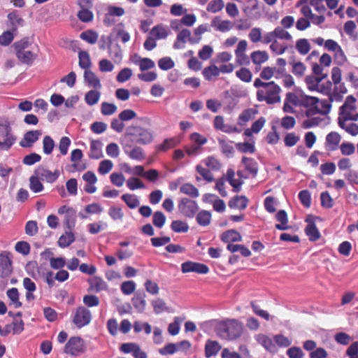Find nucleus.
Returning <instances> with one entry per match:
<instances>
[{"instance_id": "obj_1", "label": "nucleus", "mask_w": 358, "mask_h": 358, "mask_svg": "<svg viewBox=\"0 0 358 358\" xmlns=\"http://www.w3.org/2000/svg\"><path fill=\"white\" fill-rule=\"evenodd\" d=\"M254 86L257 88V99L259 101H265L271 105L280 102L281 88L273 81L263 82L260 78H256Z\"/></svg>"}, {"instance_id": "obj_2", "label": "nucleus", "mask_w": 358, "mask_h": 358, "mask_svg": "<svg viewBox=\"0 0 358 358\" xmlns=\"http://www.w3.org/2000/svg\"><path fill=\"white\" fill-rule=\"evenodd\" d=\"M217 335L224 340L232 341L241 336L243 332V324L236 319L220 322L215 327Z\"/></svg>"}, {"instance_id": "obj_3", "label": "nucleus", "mask_w": 358, "mask_h": 358, "mask_svg": "<svg viewBox=\"0 0 358 358\" xmlns=\"http://www.w3.org/2000/svg\"><path fill=\"white\" fill-rule=\"evenodd\" d=\"M357 120H358L357 99L352 95H349L338 109V124L343 125L344 122Z\"/></svg>"}, {"instance_id": "obj_4", "label": "nucleus", "mask_w": 358, "mask_h": 358, "mask_svg": "<svg viewBox=\"0 0 358 358\" xmlns=\"http://www.w3.org/2000/svg\"><path fill=\"white\" fill-rule=\"evenodd\" d=\"M129 136L133 138V140L140 145H148L153 141L154 136L149 129L140 126L131 125L127 129Z\"/></svg>"}, {"instance_id": "obj_5", "label": "nucleus", "mask_w": 358, "mask_h": 358, "mask_svg": "<svg viewBox=\"0 0 358 358\" xmlns=\"http://www.w3.org/2000/svg\"><path fill=\"white\" fill-rule=\"evenodd\" d=\"M86 351L85 341L80 336L71 337L66 343L64 352L72 356H79Z\"/></svg>"}, {"instance_id": "obj_6", "label": "nucleus", "mask_w": 358, "mask_h": 358, "mask_svg": "<svg viewBox=\"0 0 358 358\" xmlns=\"http://www.w3.org/2000/svg\"><path fill=\"white\" fill-rule=\"evenodd\" d=\"M92 319L91 311L85 306L78 307L72 315V322L78 329L88 325Z\"/></svg>"}, {"instance_id": "obj_7", "label": "nucleus", "mask_w": 358, "mask_h": 358, "mask_svg": "<svg viewBox=\"0 0 358 358\" xmlns=\"http://www.w3.org/2000/svg\"><path fill=\"white\" fill-rule=\"evenodd\" d=\"M262 43L263 44L271 43L270 50L278 55L284 54L288 50V46L286 44L276 41L273 30L266 33L262 36Z\"/></svg>"}, {"instance_id": "obj_8", "label": "nucleus", "mask_w": 358, "mask_h": 358, "mask_svg": "<svg viewBox=\"0 0 358 358\" xmlns=\"http://www.w3.org/2000/svg\"><path fill=\"white\" fill-rule=\"evenodd\" d=\"M319 103V99L315 96H310L301 94V103L299 107L306 108V115L311 117L318 113L317 105Z\"/></svg>"}, {"instance_id": "obj_9", "label": "nucleus", "mask_w": 358, "mask_h": 358, "mask_svg": "<svg viewBox=\"0 0 358 358\" xmlns=\"http://www.w3.org/2000/svg\"><path fill=\"white\" fill-rule=\"evenodd\" d=\"M179 211L185 217L192 218L199 210V206L195 201L182 198L178 203Z\"/></svg>"}, {"instance_id": "obj_10", "label": "nucleus", "mask_w": 358, "mask_h": 358, "mask_svg": "<svg viewBox=\"0 0 358 358\" xmlns=\"http://www.w3.org/2000/svg\"><path fill=\"white\" fill-rule=\"evenodd\" d=\"M301 103V94L294 92H287L285 96L282 110L287 113H294V106H299Z\"/></svg>"}, {"instance_id": "obj_11", "label": "nucleus", "mask_w": 358, "mask_h": 358, "mask_svg": "<svg viewBox=\"0 0 358 358\" xmlns=\"http://www.w3.org/2000/svg\"><path fill=\"white\" fill-rule=\"evenodd\" d=\"M181 271L183 273L195 272L199 274H206L209 272V268L202 263L187 261L181 264Z\"/></svg>"}, {"instance_id": "obj_12", "label": "nucleus", "mask_w": 358, "mask_h": 358, "mask_svg": "<svg viewBox=\"0 0 358 358\" xmlns=\"http://www.w3.org/2000/svg\"><path fill=\"white\" fill-rule=\"evenodd\" d=\"M120 349L125 354L131 353L134 358H148L147 353L142 350L140 345L136 343H123Z\"/></svg>"}, {"instance_id": "obj_13", "label": "nucleus", "mask_w": 358, "mask_h": 358, "mask_svg": "<svg viewBox=\"0 0 358 358\" xmlns=\"http://www.w3.org/2000/svg\"><path fill=\"white\" fill-rule=\"evenodd\" d=\"M34 174L40 177V178L49 183L55 182L60 175V171L56 169L55 171H51L43 166H38L35 171Z\"/></svg>"}, {"instance_id": "obj_14", "label": "nucleus", "mask_w": 358, "mask_h": 358, "mask_svg": "<svg viewBox=\"0 0 358 358\" xmlns=\"http://www.w3.org/2000/svg\"><path fill=\"white\" fill-rule=\"evenodd\" d=\"M13 271L12 260L8 252L0 254V275L1 278L8 277Z\"/></svg>"}, {"instance_id": "obj_15", "label": "nucleus", "mask_w": 358, "mask_h": 358, "mask_svg": "<svg viewBox=\"0 0 358 358\" xmlns=\"http://www.w3.org/2000/svg\"><path fill=\"white\" fill-rule=\"evenodd\" d=\"M213 127L216 130L222 131V132L227 134L241 132V129L236 125L225 124L224 117L222 115H217L215 117Z\"/></svg>"}, {"instance_id": "obj_16", "label": "nucleus", "mask_w": 358, "mask_h": 358, "mask_svg": "<svg viewBox=\"0 0 358 358\" xmlns=\"http://www.w3.org/2000/svg\"><path fill=\"white\" fill-rule=\"evenodd\" d=\"M255 339L257 342L262 345L266 351L273 354L278 352V348L273 338H270L267 335L259 334L256 336Z\"/></svg>"}, {"instance_id": "obj_17", "label": "nucleus", "mask_w": 358, "mask_h": 358, "mask_svg": "<svg viewBox=\"0 0 358 358\" xmlns=\"http://www.w3.org/2000/svg\"><path fill=\"white\" fill-rule=\"evenodd\" d=\"M83 157L80 149H75L71 153V162H72V168L73 171H83L86 169L85 164L81 162Z\"/></svg>"}, {"instance_id": "obj_18", "label": "nucleus", "mask_w": 358, "mask_h": 358, "mask_svg": "<svg viewBox=\"0 0 358 358\" xmlns=\"http://www.w3.org/2000/svg\"><path fill=\"white\" fill-rule=\"evenodd\" d=\"M42 135L40 130H32L26 132L23 138L20 142V145L22 148H30L36 142Z\"/></svg>"}, {"instance_id": "obj_19", "label": "nucleus", "mask_w": 358, "mask_h": 358, "mask_svg": "<svg viewBox=\"0 0 358 358\" xmlns=\"http://www.w3.org/2000/svg\"><path fill=\"white\" fill-rule=\"evenodd\" d=\"M241 164L243 165L248 176H251L252 178H255L257 176L259 167L258 163L255 159L244 156L241 159Z\"/></svg>"}, {"instance_id": "obj_20", "label": "nucleus", "mask_w": 358, "mask_h": 358, "mask_svg": "<svg viewBox=\"0 0 358 358\" xmlns=\"http://www.w3.org/2000/svg\"><path fill=\"white\" fill-rule=\"evenodd\" d=\"M341 136L337 132H330L326 137V148L328 151L336 150L341 141Z\"/></svg>"}, {"instance_id": "obj_21", "label": "nucleus", "mask_w": 358, "mask_h": 358, "mask_svg": "<svg viewBox=\"0 0 358 358\" xmlns=\"http://www.w3.org/2000/svg\"><path fill=\"white\" fill-rule=\"evenodd\" d=\"M220 238L222 242L231 244L232 242L242 241V236L235 229H229L221 234Z\"/></svg>"}, {"instance_id": "obj_22", "label": "nucleus", "mask_w": 358, "mask_h": 358, "mask_svg": "<svg viewBox=\"0 0 358 358\" xmlns=\"http://www.w3.org/2000/svg\"><path fill=\"white\" fill-rule=\"evenodd\" d=\"M211 26L217 31L226 32L232 28L233 23L229 20H221L219 17H215L211 21Z\"/></svg>"}, {"instance_id": "obj_23", "label": "nucleus", "mask_w": 358, "mask_h": 358, "mask_svg": "<svg viewBox=\"0 0 358 358\" xmlns=\"http://www.w3.org/2000/svg\"><path fill=\"white\" fill-rule=\"evenodd\" d=\"M248 199L245 196H235L229 201V207L234 209L244 210L248 204Z\"/></svg>"}, {"instance_id": "obj_24", "label": "nucleus", "mask_w": 358, "mask_h": 358, "mask_svg": "<svg viewBox=\"0 0 358 358\" xmlns=\"http://www.w3.org/2000/svg\"><path fill=\"white\" fill-rule=\"evenodd\" d=\"M9 22L8 27L14 32H17V27L22 26L24 20L19 15L17 11L15 10L8 14Z\"/></svg>"}, {"instance_id": "obj_25", "label": "nucleus", "mask_w": 358, "mask_h": 358, "mask_svg": "<svg viewBox=\"0 0 358 358\" xmlns=\"http://www.w3.org/2000/svg\"><path fill=\"white\" fill-rule=\"evenodd\" d=\"M103 157L101 142L99 140H92L90 143L89 157L90 159H99Z\"/></svg>"}, {"instance_id": "obj_26", "label": "nucleus", "mask_w": 358, "mask_h": 358, "mask_svg": "<svg viewBox=\"0 0 358 358\" xmlns=\"http://www.w3.org/2000/svg\"><path fill=\"white\" fill-rule=\"evenodd\" d=\"M5 136L6 139L4 141H0V149L8 150L15 143V137L11 133V127L8 124L5 125Z\"/></svg>"}, {"instance_id": "obj_27", "label": "nucleus", "mask_w": 358, "mask_h": 358, "mask_svg": "<svg viewBox=\"0 0 358 358\" xmlns=\"http://www.w3.org/2000/svg\"><path fill=\"white\" fill-rule=\"evenodd\" d=\"M221 348L222 346L217 341L208 340L205 345V356L207 358L215 356Z\"/></svg>"}, {"instance_id": "obj_28", "label": "nucleus", "mask_w": 358, "mask_h": 358, "mask_svg": "<svg viewBox=\"0 0 358 358\" xmlns=\"http://www.w3.org/2000/svg\"><path fill=\"white\" fill-rule=\"evenodd\" d=\"M304 231L310 241H316L320 238V232L313 221L308 222Z\"/></svg>"}, {"instance_id": "obj_29", "label": "nucleus", "mask_w": 358, "mask_h": 358, "mask_svg": "<svg viewBox=\"0 0 358 358\" xmlns=\"http://www.w3.org/2000/svg\"><path fill=\"white\" fill-rule=\"evenodd\" d=\"M6 295L9 299V306L15 308H18L22 306V303L20 301V294L18 290L15 287H13L7 290Z\"/></svg>"}, {"instance_id": "obj_30", "label": "nucleus", "mask_w": 358, "mask_h": 358, "mask_svg": "<svg viewBox=\"0 0 358 358\" xmlns=\"http://www.w3.org/2000/svg\"><path fill=\"white\" fill-rule=\"evenodd\" d=\"M88 282L90 284V288L96 292H99L107 289V284L101 277L94 276L88 280Z\"/></svg>"}, {"instance_id": "obj_31", "label": "nucleus", "mask_w": 358, "mask_h": 358, "mask_svg": "<svg viewBox=\"0 0 358 358\" xmlns=\"http://www.w3.org/2000/svg\"><path fill=\"white\" fill-rule=\"evenodd\" d=\"M84 79L89 86L94 89H99L101 87L99 78L90 69L85 71Z\"/></svg>"}, {"instance_id": "obj_32", "label": "nucleus", "mask_w": 358, "mask_h": 358, "mask_svg": "<svg viewBox=\"0 0 358 358\" xmlns=\"http://www.w3.org/2000/svg\"><path fill=\"white\" fill-rule=\"evenodd\" d=\"M327 75H324L322 76H308L306 77V83L307 85L308 88L310 90H316L318 91L320 87V83L322 80L326 78Z\"/></svg>"}, {"instance_id": "obj_33", "label": "nucleus", "mask_w": 358, "mask_h": 358, "mask_svg": "<svg viewBox=\"0 0 358 358\" xmlns=\"http://www.w3.org/2000/svg\"><path fill=\"white\" fill-rule=\"evenodd\" d=\"M275 218L280 224H275V228L279 230H286L290 228L288 225V217L287 213L284 210H280L276 215Z\"/></svg>"}, {"instance_id": "obj_34", "label": "nucleus", "mask_w": 358, "mask_h": 358, "mask_svg": "<svg viewBox=\"0 0 358 358\" xmlns=\"http://www.w3.org/2000/svg\"><path fill=\"white\" fill-rule=\"evenodd\" d=\"M250 59L255 64L260 66L268 59V55L266 51L256 50L250 54Z\"/></svg>"}, {"instance_id": "obj_35", "label": "nucleus", "mask_w": 358, "mask_h": 358, "mask_svg": "<svg viewBox=\"0 0 358 358\" xmlns=\"http://www.w3.org/2000/svg\"><path fill=\"white\" fill-rule=\"evenodd\" d=\"M16 57L20 62L31 65L36 59L37 55L30 50H25L16 55Z\"/></svg>"}, {"instance_id": "obj_36", "label": "nucleus", "mask_w": 358, "mask_h": 358, "mask_svg": "<svg viewBox=\"0 0 358 358\" xmlns=\"http://www.w3.org/2000/svg\"><path fill=\"white\" fill-rule=\"evenodd\" d=\"M235 173L232 169H228L227 172V178L229 184L233 187V190L235 192H238L241 190V186L243 185V181L240 179H235Z\"/></svg>"}, {"instance_id": "obj_37", "label": "nucleus", "mask_w": 358, "mask_h": 358, "mask_svg": "<svg viewBox=\"0 0 358 358\" xmlns=\"http://www.w3.org/2000/svg\"><path fill=\"white\" fill-rule=\"evenodd\" d=\"M257 113V111L253 108H248L244 110L238 116V125L243 126L246 122L252 120Z\"/></svg>"}, {"instance_id": "obj_38", "label": "nucleus", "mask_w": 358, "mask_h": 358, "mask_svg": "<svg viewBox=\"0 0 358 358\" xmlns=\"http://www.w3.org/2000/svg\"><path fill=\"white\" fill-rule=\"evenodd\" d=\"M310 44L306 38H300L296 41L295 48L301 55H307L310 52Z\"/></svg>"}, {"instance_id": "obj_39", "label": "nucleus", "mask_w": 358, "mask_h": 358, "mask_svg": "<svg viewBox=\"0 0 358 358\" xmlns=\"http://www.w3.org/2000/svg\"><path fill=\"white\" fill-rule=\"evenodd\" d=\"M217 141L219 143V146L221 149V152L224 155L229 157L234 155V147L231 145L232 141L228 142L226 140L220 138H217Z\"/></svg>"}, {"instance_id": "obj_40", "label": "nucleus", "mask_w": 358, "mask_h": 358, "mask_svg": "<svg viewBox=\"0 0 358 358\" xmlns=\"http://www.w3.org/2000/svg\"><path fill=\"white\" fill-rule=\"evenodd\" d=\"M273 31L276 41L281 40L291 41L293 39L291 34L284 27L278 26L273 29Z\"/></svg>"}, {"instance_id": "obj_41", "label": "nucleus", "mask_w": 358, "mask_h": 358, "mask_svg": "<svg viewBox=\"0 0 358 358\" xmlns=\"http://www.w3.org/2000/svg\"><path fill=\"white\" fill-rule=\"evenodd\" d=\"M134 307L138 311L143 312L145 310L146 306L145 294H136L132 300Z\"/></svg>"}, {"instance_id": "obj_42", "label": "nucleus", "mask_w": 358, "mask_h": 358, "mask_svg": "<svg viewBox=\"0 0 358 358\" xmlns=\"http://www.w3.org/2000/svg\"><path fill=\"white\" fill-rule=\"evenodd\" d=\"M202 74L205 80L210 81L220 75V71L215 65H210L203 69Z\"/></svg>"}, {"instance_id": "obj_43", "label": "nucleus", "mask_w": 358, "mask_h": 358, "mask_svg": "<svg viewBox=\"0 0 358 358\" xmlns=\"http://www.w3.org/2000/svg\"><path fill=\"white\" fill-rule=\"evenodd\" d=\"M181 193L187 194L192 198H197L199 196L198 189L191 183L187 182L180 187Z\"/></svg>"}, {"instance_id": "obj_44", "label": "nucleus", "mask_w": 358, "mask_h": 358, "mask_svg": "<svg viewBox=\"0 0 358 358\" xmlns=\"http://www.w3.org/2000/svg\"><path fill=\"white\" fill-rule=\"evenodd\" d=\"M121 199L125 202L127 206L131 209L137 208L139 204V200L135 194H124L121 196Z\"/></svg>"}, {"instance_id": "obj_45", "label": "nucleus", "mask_w": 358, "mask_h": 358, "mask_svg": "<svg viewBox=\"0 0 358 358\" xmlns=\"http://www.w3.org/2000/svg\"><path fill=\"white\" fill-rule=\"evenodd\" d=\"M227 249L232 253L239 251L245 257L251 255L250 250L244 245L227 244Z\"/></svg>"}, {"instance_id": "obj_46", "label": "nucleus", "mask_w": 358, "mask_h": 358, "mask_svg": "<svg viewBox=\"0 0 358 358\" xmlns=\"http://www.w3.org/2000/svg\"><path fill=\"white\" fill-rule=\"evenodd\" d=\"M79 66L85 70L89 69L92 62L90 55L86 51H80L78 53Z\"/></svg>"}, {"instance_id": "obj_47", "label": "nucleus", "mask_w": 358, "mask_h": 358, "mask_svg": "<svg viewBox=\"0 0 358 358\" xmlns=\"http://www.w3.org/2000/svg\"><path fill=\"white\" fill-rule=\"evenodd\" d=\"M224 7L223 0H211L207 7L206 10L209 13H216L221 11Z\"/></svg>"}, {"instance_id": "obj_48", "label": "nucleus", "mask_w": 358, "mask_h": 358, "mask_svg": "<svg viewBox=\"0 0 358 358\" xmlns=\"http://www.w3.org/2000/svg\"><path fill=\"white\" fill-rule=\"evenodd\" d=\"M40 177L35 175L29 178V187L31 190L35 193L40 192L43 189V185L40 181Z\"/></svg>"}, {"instance_id": "obj_49", "label": "nucleus", "mask_w": 358, "mask_h": 358, "mask_svg": "<svg viewBox=\"0 0 358 358\" xmlns=\"http://www.w3.org/2000/svg\"><path fill=\"white\" fill-rule=\"evenodd\" d=\"M125 11L122 7H117L114 6H110L108 7V13L106 14V18L104 20V23L107 25H110V23L108 21V18L109 16H122L124 14Z\"/></svg>"}, {"instance_id": "obj_50", "label": "nucleus", "mask_w": 358, "mask_h": 358, "mask_svg": "<svg viewBox=\"0 0 358 358\" xmlns=\"http://www.w3.org/2000/svg\"><path fill=\"white\" fill-rule=\"evenodd\" d=\"M211 214L209 211L201 210L196 215V222L201 226H208L210 223Z\"/></svg>"}, {"instance_id": "obj_51", "label": "nucleus", "mask_w": 358, "mask_h": 358, "mask_svg": "<svg viewBox=\"0 0 358 358\" xmlns=\"http://www.w3.org/2000/svg\"><path fill=\"white\" fill-rule=\"evenodd\" d=\"M17 32L13 31L11 29L5 31L0 35V44L3 46L10 45L16 35Z\"/></svg>"}, {"instance_id": "obj_52", "label": "nucleus", "mask_w": 358, "mask_h": 358, "mask_svg": "<svg viewBox=\"0 0 358 358\" xmlns=\"http://www.w3.org/2000/svg\"><path fill=\"white\" fill-rule=\"evenodd\" d=\"M75 240L74 235L71 232H66L62 235L58 240V245L61 248H66L70 245Z\"/></svg>"}, {"instance_id": "obj_53", "label": "nucleus", "mask_w": 358, "mask_h": 358, "mask_svg": "<svg viewBox=\"0 0 358 358\" xmlns=\"http://www.w3.org/2000/svg\"><path fill=\"white\" fill-rule=\"evenodd\" d=\"M126 154L129 157V158L136 160H143L145 159V155L143 153V149L140 147L135 146L129 152L126 149L124 150Z\"/></svg>"}, {"instance_id": "obj_54", "label": "nucleus", "mask_w": 358, "mask_h": 358, "mask_svg": "<svg viewBox=\"0 0 358 358\" xmlns=\"http://www.w3.org/2000/svg\"><path fill=\"white\" fill-rule=\"evenodd\" d=\"M134 63L138 64L142 71L155 67V62L150 58H139V60H134Z\"/></svg>"}, {"instance_id": "obj_55", "label": "nucleus", "mask_w": 358, "mask_h": 358, "mask_svg": "<svg viewBox=\"0 0 358 358\" xmlns=\"http://www.w3.org/2000/svg\"><path fill=\"white\" fill-rule=\"evenodd\" d=\"M236 149L241 153H250L252 154L255 152V147L253 143H237L236 144Z\"/></svg>"}, {"instance_id": "obj_56", "label": "nucleus", "mask_w": 358, "mask_h": 358, "mask_svg": "<svg viewBox=\"0 0 358 358\" xmlns=\"http://www.w3.org/2000/svg\"><path fill=\"white\" fill-rule=\"evenodd\" d=\"M273 340L275 343L276 344L277 348H287L291 345L292 341L289 340L287 337L285 336L282 334H276L273 336Z\"/></svg>"}, {"instance_id": "obj_57", "label": "nucleus", "mask_w": 358, "mask_h": 358, "mask_svg": "<svg viewBox=\"0 0 358 358\" xmlns=\"http://www.w3.org/2000/svg\"><path fill=\"white\" fill-rule=\"evenodd\" d=\"M80 37L90 44L96 43L98 40L97 33L92 30H87L82 32Z\"/></svg>"}, {"instance_id": "obj_58", "label": "nucleus", "mask_w": 358, "mask_h": 358, "mask_svg": "<svg viewBox=\"0 0 358 358\" xmlns=\"http://www.w3.org/2000/svg\"><path fill=\"white\" fill-rule=\"evenodd\" d=\"M150 34L152 35L155 39H163L168 36L166 29L162 25L154 27L150 31Z\"/></svg>"}, {"instance_id": "obj_59", "label": "nucleus", "mask_w": 358, "mask_h": 358, "mask_svg": "<svg viewBox=\"0 0 358 358\" xmlns=\"http://www.w3.org/2000/svg\"><path fill=\"white\" fill-rule=\"evenodd\" d=\"M100 98V92L96 90L89 91L85 96V100L89 106L96 104Z\"/></svg>"}, {"instance_id": "obj_60", "label": "nucleus", "mask_w": 358, "mask_h": 358, "mask_svg": "<svg viewBox=\"0 0 358 358\" xmlns=\"http://www.w3.org/2000/svg\"><path fill=\"white\" fill-rule=\"evenodd\" d=\"M30 43L29 38L25 37L20 41L14 43L13 47L15 51V55L20 54V52L25 51V50L29 46Z\"/></svg>"}, {"instance_id": "obj_61", "label": "nucleus", "mask_w": 358, "mask_h": 358, "mask_svg": "<svg viewBox=\"0 0 358 358\" xmlns=\"http://www.w3.org/2000/svg\"><path fill=\"white\" fill-rule=\"evenodd\" d=\"M166 216L161 211H156L152 216V224L156 227L161 229L166 222Z\"/></svg>"}, {"instance_id": "obj_62", "label": "nucleus", "mask_w": 358, "mask_h": 358, "mask_svg": "<svg viewBox=\"0 0 358 358\" xmlns=\"http://www.w3.org/2000/svg\"><path fill=\"white\" fill-rule=\"evenodd\" d=\"M196 170L199 173V175L208 182H210L214 180L213 176L209 169L204 168L200 164H198L196 166Z\"/></svg>"}, {"instance_id": "obj_63", "label": "nucleus", "mask_w": 358, "mask_h": 358, "mask_svg": "<svg viewBox=\"0 0 358 358\" xmlns=\"http://www.w3.org/2000/svg\"><path fill=\"white\" fill-rule=\"evenodd\" d=\"M171 229L177 233L187 232L189 229L188 224L181 220H174L171 224Z\"/></svg>"}, {"instance_id": "obj_64", "label": "nucleus", "mask_w": 358, "mask_h": 358, "mask_svg": "<svg viewBox=\"0 0 358 358\" xmlns=\"http://www.w3.org/2000/svg\"><path fill=\"white\" fill-rule=\"evenodd\" d=\"M158 66L162 70L168 71L174 67L175 62L170 57H164L158 61Z\"/></svg>"}]
</instances>
